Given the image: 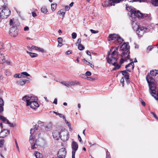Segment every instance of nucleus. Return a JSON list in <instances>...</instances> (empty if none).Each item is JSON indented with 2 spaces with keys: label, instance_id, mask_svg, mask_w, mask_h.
Listing matches in <instances>:
<instances>
[{
  "label": "nucleus",
  "instance_id": "f257e3e1",
  "mask_svg": "<svg viewBox=\"0 0 158 158\" xmlns=\"http://www.w3.org/2000/svg\"><path fill=\"white\" fill-rule=\"evenodd\" d=\"M158 73V71L156 70H152L150 71V74H148L146 76V79L148 83L150 89V93L152 96L155 99H157L155 95H156V85L155 80L153 78V76H155Z\"/></svg>",
  "mask_w": 158,
  "mask_h": 158
},
{
  "label": "nucleus",
  "instance_id": "f03ea898",
  "mask_svg": "<svg viewBox=\"0 0 158 158\" xmlns=\"http://www.w3.org/2000/svg\"><path fill=\"white\" fill-rule=\"evenodd\" d=\"M53 137L56 140H58L59 138L63 141H65L68 140L69 138V133L65 129L61 130L60 131L56 130L52 132Z\"/></svg>",
  "mask_w": 158,
  "mask_h": 158
},
{
  "label": "nucleus",
  "instance_id": "7ed1b4c3",
  "mask_svg": "<svg viewBox=\"0 0 158 158\" xmlns=\"http://www.w3.org/2000/svg\"><path fill=\"white\" fill-rule=\"evenodd\" d=\"M131 17L135 16L138 18H143L147 20H151L150 16L147 14H142L139 10H136L135 9H131L130 11Z\"/></svg>",
  "mask_w": 158,
  "mask_h": 158
},
{
  "label": "nucleus",
  "instance_id": "20e7f679",
  "mask_svg": "<svg viewBox=\"0 0 158 158\" xmlns=\"http://www.w3.org/2000/svg\"><path fill=\"white\" fill-rule=\"evenodd\" d=\"M128 43H124L120 47V50L123 51L122 53L121 56L122 57H125V56H127V59H130V46L128 45Z\"/></svg>",
  "mask_w": 158,
  "mask_h": 158
},
{
  "label": "nucleus",
  "instance_id": "39448f33",
  "mask_svg": "<svg viewBox=\"0 0 158 158\" xmlns=\"http://www.w3.org/2000/svg\"><path fill=\"white\" fill-rule=\"evenodd\" d=\"M112 52L111 53H110L111 52L110 51L108 52V56L106 58V60L109 64L112 63V61L115 62H116V60H117L118 58V52H116L113 50Z\"/></svg>",
  "mask_w": 158,
  "mask_h": 158
},
{
  "label": "nucleus",
  "instance_id": "423d86ee",
  "mask_svg": "<svg viewBox=\"0 0 158 158\" xmlns=\"http://www.w3.org/2000/svg\"><path fill=\"white\" fill-rule=\"evenodd\" d=\"M45 144V141L42 138H39L36 139L35 142L34 143L33 145L31 146V148L32 149H34L36 148L35 147V145L42 147L44 146Z\"/></svg>",
  "mask_w": 158,
  "mask_h": 158
},
{
  "label": "nucleus",
  "instance_id": "0eeeda50",
  "mask_svg": "<svg viewBox=\"0 0 158 158\" xmlns=\"http://www.w3.org/2000/svg\"><path fill=\"white\" fill-rule=\"evenodd\" d=\"M147 28L143 27H140L136 30V33L139 37H143L144 33L147 32Z\"/></svg>",
  "mask_w": 158,
  "mask_h": 158
},
{
  "label": "nucleus",
  "instance_id": "6e6552de",
  "mask_svg": "<svg viewBox=\"0 0 158 158\" xmlns=\"http://www.w3.org/2000/svg\"><path fill=\"white\" fill-rule=\"evenodd\" d=\"M66 154V149L64 148L60 149L57 154V157L56 158H64Z\"/></svg>",
  "mask_w": 158,
  "mask_h": 158
},
{
  "label": "nucleus",
  "instance_id": "1a4fd4ad",
  "mask_svg": "<svg viewBox=\"0 0 158 158\" xmlns=\"http://www.w3.org/2000/svg\"><path fill=\"white\" fill-rule=\"evenodd\" d=\"M10 13V11L9 9H3L0 13V15L2 18H6Z\"/></svg>",
  "mask_w": 158,
  "mask_h": 158
},
{
  "label": "nucleus",
  "instance_id": "9d476101",
  "mask_svg": "<svg viewBox=\"0 0 158 158\" xmlns=\"http://www.w3.org/2000/svg\"><path fill=\"white\" fill-rule=\"evenodd\" d=\"M148 0H131L130 2H147ZM151 3L154 6L157 7L158 6V0H151Z\"/></svg>",
  "mask_w": 158,
  "mask_h": 158
},
{
  "label": "nucleus",
  "instance_id": "9b49d317",
  "mask_svg": "<svg viewBox=\"0 0 158 158\" xmlns=\"http://www.w3.org/2000/svg\"><path fill=\"white\" fill-rule=\"evenodd\" d=\"M131 19L132 21V27L133 28L134 30H136L138 29V28L140 27L139 26V25L137 24V23L135 22V21L136 20V17L135 16H133L131 17Z\"/></svg>",
  "mask_w": 158,
  "mask_h": 158
},
{
  "label": "nucleus",
  "instance_id": "f8f14e48",
  "mask_svg": "<svg viewBox=\"0 0 158 158\" xmlns=\"http://www.w3.org/2000/svg\"><path fill=\"white\" fill-rule=\"evenodd\" d=\"M6 56L4 52L1 51L0 52V63L3 64L6 61Z\"/></svg>",
  "mask_w": 158,
  "mask_h": 158
},
{
  "label": "nucleus",
  "instance_id": "ddd939ff",
  "mask_svg": "<svg viewBox=\"0 0 158 158\" xmlns=\"http://www.w3.org/2000/svg\"><path fill=\"white\" fill-rule=\"evenodd\" d=\"M27 106H30V107L33 109H35L37 107L39 106V105L38 103L36 101L32 102H30V103L29 102H27Z\"/></svg>",
  "mask_w": 158,
  "mask_h": 158
},
{
  "label": "nucleus",
  "instance_id": "4468645a",
  "mask_svg": "<svg viewBox=\"0 0 158 158\" xmlns=\"http://www.w3.org/2000/svg\"><path fill=\"white\" fill-rule=\"evenodd\" d=\"M0 119L4 123L8 124L9 126L11 127H14L15 126L13 123H10L9 121L7 120L6 118L3 116H0Z\"/></svg>",
  "mask_w": 158,
  "mask_h": 158
},
{
  "label": "nucleus",
  "instance_id": "2eb2a0df",
  "mask_svg": "<svg viewBox=\"0 0 158 158\" xmlns=\"http://www.w3.org/2000/svg\"><path fill=\"white\" fill-rule=\"evenodd\" d=\"M71 146L72 149V153L73 152L75 153L76 151L77 150L78 145L77 143L74 141H73L71 144Z\"/></svg>",
  "mask_w": 158,
  "mask_h": 158
},
{
  "label": "nucleus",
  "instance_id": "dca6fc26",
  "mask_svg": "<svg viewBox=\"0 0 158 158\" xmlns=\"http://www.w3.org/2000/svg\"><path fill=\"white\" fill-rule=\"evenodd\" d=\"M9 32L11 34V35L13 36H16L18 34V31L16 30V27L10 28Z\"/></svg>",
  "mask_w": 158,
  "mask_h": 158
},
{
  "label": "nucleus",
  "instance_id": "f3484780",
  "mask_svg": "<svg viewBox=\"0 0 158 158\" xmlns=\"http://www.w3.org/2000/svg\"><path fill=\"white\" fill-rule=\"evenodd\" d=\"M9 134V131L8 130H4L0 133V138H4Z\"/></svg>",
  "mask_w": 158,
  "mask_h": 158
},
{
  "label": "nucleus",
  "instance_id": "a211bd4d",
  "mask_svg": "<svg viewBox=\"0 0 158 158\" xmlns=\"http://www.w3.org/2000/svg\"><path fill=\"white\" fill-rule=\"evenodd\" d=\"M117 60H116V62L114 61H112V63L110 64H112V65L114 66V67L112 69L113 71H115L117 69H119L121 67V65H119L117 63Z\"/></svg>",
  "mask_w": 158,
  "mask_h": 158
},
{
  "label": "nucleus",
  "instance_id": "6ab92c4d",
  "mask_svg": "<svg viewBox=\"0 0 158 158\" xmlns=\"http://www.w3.org/2000/svg\"><path fill=\"white\" fill-rule=\"evenodd\" d=\"M118 35L115 34L110 35L109 36V41L114 40L115 41H116Z\"/></svg>",
  "mask_w": 158,
  "mask_h": 158
},
{
  "label": "nucleus",
  "instance_id": "aec40b11",
  "mask_svg": "<svg viewBox=\"0 0 158 158\" xmlns=\"http://www.w3.org/2000/svg\"><path fill=\"white\" fill-rule=\"evenodd\" d=\"M32 129H31L30 130V134H31V135H30V137L29 138V142L31 144V146L32 145H33L34 144V136L32 135L33 133H32Z\"/></svg>",
  "mask_w": 158,
  "mask_h": 158
},
{
  "label": "nucleus",
  "instance_id": "412c9836",
  "mask_svg": "<svg viewBox=\"0 0 158 158\" xmlns=\"http://www.w3.org/2000/svg\"><path fill=\"white\" fill-rule=\"evenodd\" d=\"M29 82V81L28 80H20L17 82V84L19 85H24L26 82Z\"/></svg>",
  "mask_w": 158,
  "mask_h": 158
},
{
  "label": "nucleus",
  "instance_id": "4be33fe9",
  "mask_svg": "<svg viewBox=\"0 0 158 158\" xmlns=\"http://www.w3.org/2000/svg\"><path fill=\"white\" fill-rule=\"evenodd\" d=\"M45 130L46 131H50L52 128V124L49 123L44 126Z\"/></svg>",
  "mask_w": 158,
  "mask_h": 158
},
{
  "label": "nucleus",
  "instance_id": "5701e85b",
  "mask_svg": "<svg viewBox=\"0 0 158 158\" xmlns=\"http://www.w3.org/2000/svg\"><path fill=\"white\" fill-rule=\"evenodd\" d=\"M28 101L29 103L30 102H36V98L34 97H31L29 98V100H27V102Z\"/></svg>",
  "mask_w": 158,
  "mask_h": 158
},
{
  "label": "nucleus",
  "instance_id": "b1692460",
  "mask_svg": "<svg viewBox=\"0 0 158 158\" xmlns=\"http://www.w3.org/2000/svg\"><path fill=\"white\" fill-rule=\"evenodd\" d=\"M69 86H74L76 85H79L80 84L79 82L76 81H73L69 83Z\"/></svg>",
  "mask_w": 158,
  "mask_h": 158
},
{
  "label": "nucleus",
  "instance_id": "393cba45",
  "mask_svg": "<svg viewBox=\"0 0 158 158\" xmlns=\"http://www.w3.org/2000/svg\"><path fill=\"white\" fill-rule=\"evenodd\" d=\"M123 58H121L120 59V64H122L124 63V61H127L129 59H127V56H125V57H122ZM130 60V61H132V60L131 59H129Z\"/></svg>",
  "mask_w": 158,
  "mask_h": 158
},
{
  "label": "nucleus",
  "instance_id": "a878e982",
  "mask_svg": "<svg viewBox=\"0 0 158 158\" xmlns=\"http://www.w3.org/2000/svg\"><path fill=\"white\" fill-rule=\"evenodd\" d=\"M27 52L28 54L32 58L36 57L38 56V55L36 53L30 52L28 51H27Z\"/></svg>",
  "mask_w": 158,
  "mask_h": 158
},
{
  "label": "nucleus",
  "instance_id": "bb28decb",
  "mask_svg": "<svg viewBox=\"0 0 158 158\" xmlns=\"http://www.w3.org/2000/svg\"><path fill=\"white\" fill-rule=\"evenodd\" d=\"M41 12L44 14H46L48 12V10L45 6L42 7L41 8Z\"/></svg>",
  "mask_w": 158,
  "mask_h": 158
},
{
  "label": "nucleus",
  "instance_id": "cd10ccee",
  "mask_svg": "<svg viewBox=\"0 0 158 158\" xmlns=\"http://www.w3.org/2000/svg\"><path fill=\"white\" fill-rule=\"evenodd\" d=\"M123 40L122 39L121 37H120L119 35L118 37V38H117V40L116 41L118 42L119 44H121L122 42L123 41Z\"/></svg>",
  "mask_w": 158,
  "mask_h": 158
},
{
  "label": "nucleus",
  "instance_id": "c85d7f7f",
  "mask_svg": "<svg viewBox=\"0 0 158 158\" xmlns=\"http://www.w3.org/2000/svg\"><path fill=\"white\" fill-rule=\"evenodd\" d=\"M35 156L36 158H42V155L38 152H35Z\"/></svg>",
  "mask_w": 158,
  "mask_h": 158
},
{
  "label": "nucleus",
  "instance_id": "c756f323",
  "mask_svg": "<svg viewBox=\"0 0 158 158\" xmlns=\"http://www.w3.org/2000/svg\"><path fill=\"white\" fill-rule=\"evenodd\" d=\"M30 76V75L28 73L26 72H22L21 74L20 77H23L24 76Z\"/></svg>",
  "mask_w": 158,
  "mask_h": 158
},
{
  "label": "nucleus",
  "instance_id": "7c9ffc66",
  "mask_svg": "<svg viewBox=\"0 0 158 158\" xmlns=\"http://www.w3.org/2000/svg\"><path fill=\"white\" fill-rule=\"evenodd\" d=\"M130 65H132V69H133L134 67V65L133 61L131 62L128 64L126 65L125 66V68H127L129 67Z\"/></svg>",
  "mask_w": 158,
  "mask_h": 158
},
{
  "label": "nucleus",
  "instance_id": "2f4dec72",
  "mask_svg": "<svg viewBox=\"0 0 158 158\" xmlns=\"http://www.w3.org/2000/svg\"><path fill=\"white\" fill-rule=\"evenodd\" d=\"M129 74H127L126 75L124 76V77H124V79L125 81H126V82L127 84H128V80L129 79Z\"/></svg>",
  "mask_w": 158,
  "mask_h": 158
},
{
  "label": "nucleus",
  "instance_id": "473e14b6",
  "mask_svg": "<svg viewBox=\"0 0 158 158\" xmlns=\"http://www.w3.org/2000/svg\"><path fill=\"white\" fill-rule=\"evenodd\" d=\"M60 83L68 87H69V82H68V83H67L66 81H62L60 82Z\"/></svg>",
  "mask_w": 158,
  "mask_h": 158
},
{
  "label": "nucleus",
  "instance_id": "72a5a7b5",
  "mask_svg": "<svg viewBox=\"0 0 158 158\" xmlns=\"http://www.w3.org/2000/svg\"><path fill=\"white\" fill-rule=\"evenodd\" d=\"M78 49L80 50H82L85 48V47L81 44H78Z\"/></svg>",
  "mask_w": 158,
  "mask_h": 158
},
{
  "label": "nucleus",
  "instance_id": "f704fd0d",
  "mask_svg": "<svg viewBox=\"0 0 158 158\" xmlns=\"http://www.w3.org/2000/svg\"><path fill=\"white\" fill-rule=\"evenodd\" d=\"M57 6V4H51V9L52 11H54L56 8Z\"/></svg>",
  "mask_w": 158,
  "mask_h": 158
},
{
  "label": "nucleus",
  "instance_id": "c9c22d12",
  "mask_svg": "<svg viewBox=\"0 0 158 158\" xmlns=\"http://www.w3.org/2000/svg\"><path fill=\"white\" fill-rule=\"evenodd\" d=\"M118 47H112L110 49V51L112 52L113 50L115 51L116 52H118Z\"/></svg>",
  "mask_w": 158,
  "mask_h": 158
},
{
  "label": "nucleus",
  "instance_id": "e433bc0d",
  "mask_svg": "<svg viewBox=\"0 0 158 158\" xmlns=\"http://www.w3.org/2000/svg\"><path fill=\"white\" fill-rule=\"evenodd\" d=\"M63 119L64 120L65 122H66V124L67 125H68V126L69 127H71V125H70V123L68 122V121H67L66 119V118H65V116H63Z\"/></svg>",
  "mask_w": 158,
  "mask_h": 158
},
{
  "label": "nucleus",
  "instance_id": "4c0bfd02",
  "mask_svg": "<svg viewBox=\"0 0 158 158\" xmlns=\"http://www.w3.org/2000/svg\"><path fill=\"white\" fill-rule=\"evenodd\" d=\"M57 41L59 44H62L63 39L61 37H58L57 38Z\"/></svg>",
  "mask_w": 158,
  "mask_h": 158
},
{
  "label": "nucleus",
  "instance_id": "58836bf2",
  "mask_svg": "<svg viewBox=\"0 0 158 158\" xmlns=\"http://www.w3.org/2000/svg\"><path fill=\"white\" fill-rule=\"evenodd\" d=\"M58 13L59 14H60L62 15H64L65 14V11H64V10H61L58 11Z\"/></svg>",
  "mask_w": 158,
  "mask_h": 158
},
{
  "label": "nucleus",
  "instance_id": "ea45409f",
  "mask_svg": "<svg viewBox=\"0 0 158 158\" xmlns=\"http://www.w3.org/2000/svg\"><path fill=\"white\" fill-rule=\"evenodd\" d=\"M9 23H10V26H12V27H11V28H12V27H15L14 25V23L13 22V21L12 20V19H11L10 20Z\"/></svg>",
  "mask_w": 158,
  "mask_h": 158
},
{
  "label": "nucleus",
  "instance_id": "a19ab883",
  "mask_svg": "<svg viewBox=\"0 0 158 158\" xmlns=\"http://www.w3.org/2000/svg\"><path fill=\"white\" fill-rule=\"evenodd\" d=\"M4 143V140L2 139L0 140V147H3Z\"/></svg>",
  "mask_w": 158,
  "mask_h": 158
},
{
  "label": "nucleus",
  "instance_id": "79ce46f5",
  "mask_svg": "<svg viewBox=\"0 0 158 158\" xmlns=\"http://www.w3.org/2000/svg\"><path fill=\"white\" fill-rule=\"evenodd\" d=\"M121 73H122V75L124 76L127 74H129V73L127 72V70L121 71Z\"/></svg>",
  "mask_w": 158,
  "mask_h": 158
},
{
  "label": "nucleus",
  "instance_id": "37998d69",
  "mask_svg": "<svg viewBox=\"0 0 158 158\" xmlns=\"http://www.w3.org/2000/svg\"><path fill=\"white\" fill-rule=\"evenodd\" d=\"M54 113H55L56 115H58L60 118H63V117L64 116H63L62 114L59 113L57 112H54Z\"/></svg>",
  "mask_w": 158,
  "mask_h": 158
},
{
  "label": "nucleus",
  "instance_id": "c03bdc74",
  "mask_svg": "<svg viewBox=\"0 0 158 158\" xmlns=\"http://www.w3.org/2000/svg\"><path fill=\"white\" fill-rule=\"evenodd\" d=\"M77 34L75 32H73L72 34V38L73 39H75L77 37Z\"/></svg>",
  "mask_w": 158,
  "mask_h": 158
},
{
  "label": "nucleus",
  "instance_id": "a18cd8bd",
  "mask_svg": "<svg viewBox=\"0 0 158 158\" xmlns=\"http://www.w3.org/2000/svg\"><path fill=\"white\" fill-rule=\"evenodd\" d=\"M4 105V102L3 99L0 98V106L3 107Z\"/></svg>",
  "mask_w": 158,
  "mask_h": 158
},
{
  "label": "nucleus",
  "instance_id": "49530a36",
  "mask_svg": "<svg viewBox=\"0 0 158 158\" xmlns=\"http://www.w3.org/2000/svg\"><path fill=\"white\" fill-rule=\"evenodd\" d=\"M125 79H124V77H122V78H121V81H120V83H121L122 85V86L123 87L124 86V80H125Z\"/></svg>",
  "mask_w": 158,
  "mask_h": 158
},
{
  "label": "nucleus",
  "instance_id": "de8ad7c7",
  "mask_svg": "<svg viewBox=\"0 0 158 158\" xmlns=\"http://www.w3.org/2000/svg\"><path fill=\"white\" fill-rule=\"evenodd\" d=\"M29 97L28 96H25L23 97V99L24 100V101L26 100L27 101V100H29Z\"/></svg>",
  "mask_w": 158,
  "mask_h": 158
},
{
  "label": "nucleus",
  "instance_id": "09e8293b",
  "mask_svg": "<svg viewBox=\"0 0 158 158\" xmlns=\"http://www.w3.org/2000/svg\"><path fill=\"white\" fill-rule=\"evenodd\" d=\"M38 126L37 125H35V127H34V129H33V128L32 129V133L33 134V132H34V131L36 130H37V128L38 127Z\"/></svg>",
  "mask_w": 158,
  "mask_h": 158
},
{
  "label": "nucleus",
  "instance_id": "8fccbe9b",
  "mask_svg": "<svg viewBox=\"0 0 158 158\" xmlns=\"http://www.w3.org/2000/svg\"><path fill=\"white\" fill-rule=\"evenodd\" d=\"M37 50L39 51V52H44V50L43 49L39 47H38V48Z\"/></svg>",
  "mask_w": 158,
  "mask_h": 158
},
{
  "label": "nucleus",
  "instance_id": "3c124183",
  "mask_svg": "<svg viewBox=\"0 0 158 158\" xmlns=\"http://www.w3.org/2000/svg\"><path fill=\"white\" fill-rule=\"evenodd\" d=\"M90 31L93 34L97 33L98 32V31L94 30L93 29H90Z\"/></svg>",
  "mask_w": 158,
  "mask_h": 158
},
{
  "label": "nucleus",
  "instance_id": "603ef678",
  "mask_svg": "<svg viewBox=\"0 0 158 158\" xmlns=\"http://www.w3.org/2000/svg\"><path fill=\"white\" fill-rule=\"evenodd\" d=\"M21 74L18 73V74H15L14 76V77H15L16 78H20L22 77H20Z\"/></svg>",
  "mask_w": 158,
  "mask_h": 158
},
{
  "label": "nucleus",
  "instance_id": "864d4df0",
  "mask_svg": "<svg viewBox=\"0 0 158 158\" xmlns=\"http://www.w3.org/2000/svg\"><path fill=\"white\" fill-rule=\"evenodd\" d=\"M85 75L87 76H90L91 75V73L88 71L86 72Z\"/></svg>",
  "mask_w": 158,
  "mask_h": 158
},
{
  "label": "nucleus",
  "instance_id": "5fc2aeb1",
  "mask_svg": "<svg viewBox=\"0 0 158 158\" xmlns=\"http://www.w3.org/2000/svg\"><path fill=\"white\" fill-rule=\"evenodd\" d=\"M151 113L154 116V117L157 120H158V118L156 116V115L154 112H151Z\"/></svg>",
  "mask_w": 158,
  "mask_h": 158
},
{
  "label": "nucleus",
  "instance_id": "6e6d98bb",
  "mask_svg": "<svg viewBox=\"0 0 158 158\" xmlns=\"http://www.w3.org/2000/svg\"><path fill=\"white\" fill-rule=\"evenodd\" d=\"M38 47H36L35 46H34V45L32 46L31 47V48L32 49H34V50H37L38 48Z\"/></svg>",
  "mask_w": 158,
  "mask_h": 158
},
{
  "label": "nucleus",
  "instance_id": "4d7b16f0",
  "mask_svg": "<svg viewBox=\"0 0 158 158\" xmlns=\"http://www.w3.org/2000/svg\"><path fill=\"white\" fill-rule=\"evenodd\" d=\"M81 38H79L77 41V42L76 43L77 44H81Z\"/></svg>",
  "mask_w": 158,
  "mask_h": 158
},
{
  "label": "nucleus",
  "instance_id": "13d9d810",
  "mask_svg": "<svg viewBox=\"0 0 158 158\" xmlns=\"http://www.w3.org/2000/svg\"><path fill=\"white\" fill-rule=\"evenodd\" d=\"M78 139L79 141V142L81 143H82V140L80 136L78 135Z\"/></svg>",
  "mask_w": 158,
  "mask_h": 158
},
{
  "label": "nucleus",
  "instance_id": "bf43d9fd",
  "mask_svg": "<svg viewBox=\"0 0 158 158\" xmlns=\"http://www.w3.org/2000/svg\"><path fill=\"white\" fill-rule=\"evenodd\" d=\"M152 46H148V47L147 49L148 50H149V51L151 50L152 49Z\"/></svg>",
  "mask_w": 158,
  "mask_h": 158
},
{
  "label": "nucleus",
  "instance_id": "052dcab7",
  "mask_svg": "<svg viewBox=\"0 0 158 158\" xmlns=\"http://www.w3.org/2000/svg\"><path fill=\"white\" fill-rule=\"evenodd\" d=\"M24 30L25 31H27L29 30V28L28 27L26 26L24 28Z\"/></svg>",
  "mask_w": 158,
  "mask_h": 158
},
{
  "label": "nucleus",
  "instance_id": "680f3d73",
  "mask_svg": "<svg viewBox=\"0 0 158 158\" xmlns=\"http://www.w3.org/2000/svg\"><path fill=\"white\" fill-rule=\"evenodd\" d=\"M70 9V7L68 6H65V10H68Z\"/></svg>",
  "mask_w": 158,
  "mask_h": 158
},
{
  "label": "nucleus",
  "instance_id": "e2e57ef3",
  "mask_svg": "<svg viewBox=\"0 0 158 158\" xmlns=\"http://www.w3.org/2000/svg\"><path fill=\"white\" fill-rule=\"evenodd\" d=\"M71 53V51H68L65 52V54L66 55H69Z\"/></svg>",
  "mask_w": 158,
  "mask_h": 158
},
{
  "label": "nucleus",
  "instance_id": "0e129e2a",
  "mask_svg": "<svg viewBox=\"0 0 158 158\" xmlns=\"http://www.w3.org/2000/svg\"><path fill=\"white\" fill-rule=\"evenodd\" d=\"M86 79L88 80H90V81H92L93 80V78L91 77H86Z\"/></svg>",
  "mask_w": 158,
  "mask_h": 158
},
{
  "label": "nucleus",
  "instance_id": "69168bd1",
  "mask_svg": "<svg viewBox=\"0 0 158 158\" xmlns=\"http://www.w3.org/2000/svg\"><path fill=\"white\" fill-rule=\"evenodd\" d=\"M141 103L142 104L143 106H145V103L143 100H141Z\"/></svg>",
  "mask_w": 158,
  "mask_h": 158
},
{
  "label": "nucleus",
  "instance_id": "338daca9",
  "mask_svg": "<svg viewBox=\"0 0 158 158\" xmlns=\"http://www.w3.org/2000/svg\"><path fill=\"white\" fill-rule=\"evenodd\" d=\"M57 99L56 98H55L54 100V101L53 102V103L56 104V105L57 104Z\"/></svg>",
  "mask_w": 158,
  "mask_h": 158
},
{
  "label": "nucleus",
  "instance_id": "774afa93",
  "mask_svg": "<svg viewBox=\"0 0 158 158\" xmlns=\"http://www.w3.org/2000/svg\"><path fill=\"white\" fill-rule=\"evenodd\" d=\"M32 15L33 17H35L36 16V14L35 12H32Z\"/></svg>",
  "mask_w": 158,
  "mask_h": 158
}]
</instances>
